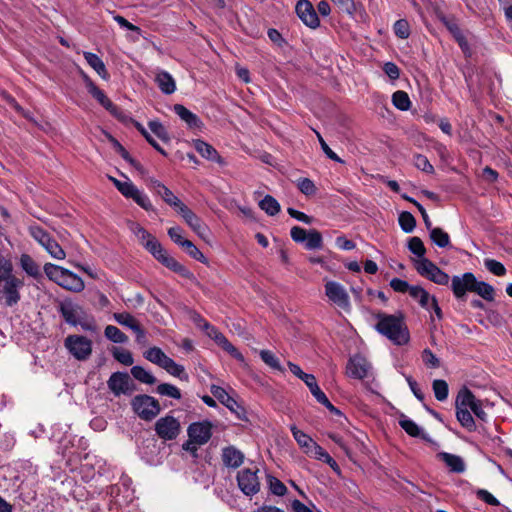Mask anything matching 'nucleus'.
Segmentation results:
<instances>
[{"label": "nucleus", "mask_w": 512, "mask_h": 512, "mask_svg": "<svg viewBox=\"0 0 512 512\" xmlns=\"http://www.w3.org/2000/svg\"><path fill=\"white\" fill-rule=\"evenodd\" d=\"M456 418L460 425L469 432L477 429L472 413L481 421H487L488 415L483 403L466 387L459 390L455 400Z\"/></svg>", "instance_id": "obj_1"}, {"label": "nucleus", "mask_w": 512, "mask_h": 512, "mask_svg": "<svg viewBox=\"0 0 512 512\" xmlns=\"http://www.w3.org/2000/svg\"><path fill=\"white\" fill-rule=\"evenodd\" d=\"M377 324L375 329L393 344L406 345L410 340V333L402 314H376Z\"/></svg>", "instance_id": "obj_2"}, {"label": "nucleus", "mask_w": 512, "mask_h": 512, "mask_svg": "<svg viewBox=\"0 0 512 512\" xmlns=\"http://www.w3.org/2000/svg\"><path fill=\"white\" fill-rule=\"evenodd\" d=\"M144 357L151 363L167 371L170 375L178 377L180 380L188 381L189 376L185 372L184 366L168 357L159 347L154 346L149 348L144 352Z\"/></svg>", "instance_id": "obj_3"}, {"label": "nucleus", "mask_w": 512, "mask_h": 512, "mask_svg": "<svg viewBox=\"0 0 512 512\" xmlns=\"http://www.w3.org/2000/svg\"><path fill=\"white\" fill-rule=\"evenodd\" d=\"M156 260L165 267L182 276H188L190 273L184 265L179 263L175 258L170 256L162 247L161 243L154 237L143 246Z\"/></svg>", "instance_id": "obj_4"}, {"label": "nucleus", "mask_w": 512, "mask_h": 512, "mask_svg": "<svg viewBox=\"0 0 512 512\" xmlns=\"http://www.w3.org/2000/svg\"><path fill=\"white\" fill-rule=\"evenodd\" d=\"M24 282L15 275L3 280L0 284V305L4 307H13L21 299L20 289Z\"/></svg>", "instance_id": "obj_5"}, {"label": "nucleus", "mask_w": 512, "mask_h": 512, "mask_svg": "<svg viewBox=\"0 0 512 512\" xmlns=\"http://www.w3.org/2000/svg\"><path fill=\"white\" fill-rule=\"evenodd\" d=\"M92 341L83 335H69L64 340V346L77 360H87L92 354Z\"/></svg>", "instance_id": "obj_6"}, {"label": "nucleus", "mask_w": 512, "mask_h": 512, "mask_svg": "<svg viewBox=\"0 0 512 512\" xmlns=\"http://www.w3.org/2000/svg\"><path fill=\"white\" fill-rule=\"evenodd\" d=\"M133 411L143 420L150 421L160 412L159 402L149 395L135 396L131 402Z\"/></svg>", "instance_id": "obj_7"}, {"label": "nucleus", "mask_w": 512, "mask_h": 512, "mask_svg": "<svg viewBox=\"0 0 512 512\" xmlns=\"http://www.w3.org/2000/svg\"><path fill=\"white\" fill-rule=\"evenodd\" d=\"M415 269L421 276L438 285H447L449 283V275L427 258L416 260Z\"/></svg>", "instance_id": "obj_8"}, {"label": "nucleus", "mask_w": 512, "mask_h": 512, "mask_svg": "<svg viewBox=\"0 0 512 512\" xmlns=\"http://www.w3.org/2000/svg\"><path fill=\"white\" fill-rule=\"evenodd\" d=\"M180 431L181 425L179 420L170 414L160 417L155 423V432L164 441L176 439Z\"/></svg>", "instance_id": "obj_9"}, {"label": "nucleus", "mask_w": 512, "mask_h": 512, "mask_svg": "<svg viewBox=\"0 0 512 512\" xmlns=\"http://www.w3.org/2000/svg\"><path fill=\"white\" fill-rule=\"evenodd\" d=\"M258 468H244L237 474L239 489L246 496H253L260 491V481L257 476Z\"/></svg>", "instance_id": "obj_10"}, {"label": "nucleus", "mask_w": 512, "mask_h": 512, "mask_svg": "<svg viewBox=\"0 0 512 512\" xmlns=\"http://www.w3.org/2000/svg\"><path fill=\"white\" fill-rule=\"evenodd\" d=\"M325 295L334 305L349 311L351 308L350 298L345 287L336 281H327L325 283Z\"/></svg>", "instance_id": "obj_11"}, {"label": "nucleus", "mask_w": 512, "mask_h": 512, "mask_svg": "<svg viewBox=\"0 0 512 512\" xmlns=\"http://www.w3.org/2000/svg\"><path fill=\"white\" fill-rule=\"evenodd\" d=\"M372 366L362 355L356 354L349 358L346 365V374L350 378L362 380L369 376Z\"/></svg>", "instance_id": "obj_12"}, {"label": "nucleus", "mask_w": 512, "mask_h": 512, "mask_svg": "<svg viewBox=\"0 0 512 512\" xmlns=\"http://www.w3.org/2000/svg\"><path fill=\"white\" fill-rule=\"evenodd\" d=\"M108 387L115 396L131 395L134 385L129 375L125 372L113 373L108 382Z\"/></svg>", "instance_id": "obj_13"}, {"label": "nucleus", "mask_w": 512, "mask_h": 512, "mask_svg": "<svg viewBox=\"0 0 512 512\" xmlns=\"http://www.w3.org/2000/svg\"><path fill=\"white\" fill-rule=\"evenodd\" d=\"M187 434L191 442L204 445L212 436V424L209 421L194 422L189 425Z\"/></svg>", "instance_id": "obj_14"}, {"label": "nucleus", "mask_w": 512, "mask_h": 512, "mask_svg": "<svg viewBox=\"0 0 512 512\" xmlns=\"http://www.w3.org/2000/svg\"><path fill=\"white\" fill-rule=\"evenodd\" d=\"M203 330L206 334L213 339L219 346L227 351L235 359L243 361V355L229 342V340L221 333L217 328L210 325L208 322H204Z\"/></svg>", "instance_id": "obj_15"}, {"label": "nucleus", "mask_w": 512, "mask_h": 512, "mask_svg": "<svg viewBox=\"0 0 512 512\" xmlns=\"http://www.w3.org/2000/svg\"><path fill=\"white\" fill-rule=\"evenodd\" d=\"M84 81L88 92L95 98L100 105H102L113 116L119 117L120 111L116 105L106 96V94L99 89L95 83L87 76L84 75Z\"/></svg>", "instance_id": "obj_16"}, {"label": "nucleus", "mask_w": 512, "mask_h": 512, "mask_svg": "<svg viewBox=\"0 0 512 512\" xmlns=\"http://www.w3.org/2000/svg\"><path fill=\"white\" fill-rule=\"evenodd\" d=\"M296 13L302 22L310 28H317L320 24L319 17L313 5L308 0H299L296 5Z\"/></svg>", "instance_id": "obj_17"}, {"label": "nucleus", "mask_w": 512, "mask_h": 512, "mask_svg": "<svg viewBox=\"0 0 512 512\" xmlns=\"http://www.w3.org/2000/svg\"><path fill=\"white\" fill-rule=\"evenodd\" d=\"M473 284H475V276L471 272L464 273L461 276H453L452 278V291L456 298H463L467 291H473Z\"/></svg>", "instance_id": "obj_18"}, {"label": "nucleus", "mask_w": 512, "mask_h": 512, "mask_svg": "<svg viewBox=\"0 0 512 512\" xmlns=\"http://www.w3.org/2000/svg\"><path fill=\"white\" fill-rule=\"evenodd\" d=\"M192 146L206 160L218 163L219 165L225 164L224 159L219 155L217 150L204 140L194 139L192 140Z\"/></svg>", "instance_id": "obj_19"}, {"label": "nucleus", "mask_w": 512, "mask_h": 512, "mask_svg": "<svg viewBox=\"0 0 512 512\" xmlns=\"http://www.w3.org/2000/svg\"><path fill=\"white\" fill-rule=\"evenodd\" d=\"M290 430L295 441L304 450V452L313 456L320 445H318L308 434L299 430L295 425H291Z\"/></svg>", "instance_id": "obj_20"}, {"label": "nucleus", "mask_w": 512, "mask_h": 512, "mask_svg": "<svg viewBox=\"0 0 512 512\" xmlns=\"http://www.w3.org/2000/svg\"><path fill=\"white\" fill-rule=\"evenodd\" d=\"M173 111L182 121L186 123L188 128L194 130H202L204 126L202 120L195 113L187 109L185 106L181 104H175L173 107Z\"/></svg>", "instance_id": "obj_21"}, {"label": "nucleus", "mask_w": 512, "mask_h": 512, "mask_svg": "<svg viewBox=\"0 0 512 512\" xmlns=\"http://www.w3.org/2000/svg\"><path fill=\"white\" fill-rule=\"evenodd\" d=\"M59 311L64 320L72 326H77L79 319L84 315L83 308L72 302L61 303Z\"/></svg>", "instance_id": "obj_22"}, {"label": "nucleus", "mask_w": 512, "mask_h": 512, "mask_svg": "<svg viewBox=\"0 0 512 512\" xmlns=\"http://www.w3.org/2000/svg\"><path fill=\"white\" fill-rule=\"evenodd\" d=\"M178 212L181 214L185 222L189 225V227L197 233L200 237L204 236V232L206 230V226L202 223L201 219L185 204L180 207Z\"/></svg>", "instance_id": "obj_23"}, {"label": "nucleus", "mask_w": 512, "mask_h": 512, "mask_svg": "<svg viewBox=\"0 0 512 512\" xmlns=\"http://www.w3.org/2000/svg\"><path fill=\"white\" fill-rule=\"evenodd\" d=\"M154 80L163 94L171 95L176 91L175 79L169 72L158 70Z\"/></svg>", "instance_id": "obj_24"}, {"label": "nucleus", "mask_w": 512, "mask_h": 512, "mask_svg": "<svg viewBox=\"0 0 512 512\" xmlns=\"http://www.w3.org/2000/svg\"><path fill=\"white\" fill-rule=\"evenodd\" d=\"M222 461L225 466L238 468L244 462V454L234 446H228L222 450Z\"/></svg>", "instance_id": "obj_25"}, {"label": "nucleus", "mask_w": 512, "mask_h": 512, "mask_svg": "<svg viewBox=\"0 0 512 512\" xmlns=\"http://www.w3.org/2000/svg\"><path fill=\"white\" fill-rule=\"evenodd\" d=\"M437 458L443 461L450 472L463 473L466 465L462 457L448 452H439Z\"/></svg>", "instance_id": "obj_26"}, {"label": "nucleus", "mask_w": 512, "mask_h": 512, "mask_svg": "<svg viewBox=\"0 0 512 512\" xmlns=\"http://www.w3.org/2000/svg\"><path fill=\"white\" fill-rule=\"evenodd\" d=\"M210 391L212 395L229 410L236 411V408H239L237 401L232 396H230L224 388L217 385H212L210 387Z\"/></svg>", "instance_id": "obj_27"}, {"label": "nucleus", "mask_w": 512, "mask_h": 512, "mask_svg": "<svg viewBox=\"0 0 512 512\" xmlns=\"http://www.w3.org/2000/svg\"><path fill=\"white\" fill-rule=\"evenodd\" d=\"M83 56L88 63V65L95 70V72L104 80H107L109 78V74L107 72L106 66L102 59L92 53V52H83Z\"/></svg>", "instance_id": "obj_28"}, {"label": "nucleus", "mask_w": 512, "mask_h": 512, "mask_svg": "<svg viewBox=\"0 0 512 512\" xmlns=\"http://www.w3.org/2000/svg\"><path fill=\"white\" fill-rule=\"evenodd\" d=\"M61 287L72 292H81L85 288L84 281L77 274L68 271L60 283Z\"/></svg>", "instance_id": "obj_29"}, {"label": "nucleus", "mask_w": 512, "mask_h": 512, "mask_svg": "<svg viewBox=\"0 0 512 512\" xmlns=\"http://www.w3.org/2000/svg\"><path fill=\"white\" fill-rule=\"evenodd\" d=\"M20 266L23 271L30 277L37 279L41 276V271L39 265L33 260V258L28 254H22L20 256Z\"/></svg>", "instance_id": "obj_30"}, {"label": "nucleus", "mask_w": 512, "mask_h": 512, "mask_svg": "<svg viewBox=\"0 0 512 512\" xmlns=\"http://www.w3.org/2000/svg\"><path fill=\"white\" fill-rule=\"evenodd\" d=\"M399 424L408 435L412 437H421L422 439L431 442L430 436L426 433H423L422 429L411 419H401Z\"/></svg>", "instance_id": "obj_31"}, {"label": "nucleus", "mask_w": 512, "mask_h": 512, "mask_svg": "<svg viewBox=\"0 0 512 512\" xmlns=\"http://www.w3.org/2000/svg\"><path fill=\"white\" fill-rule=\"evenodd\" d=\"M68 271L69 270L52 263H46L44 265V272L46 276L58 285L63 281V278Z\"/></svg>", "instance_id": "obj_32"}, {"label": "nucleus", "mask_w": 512, "mask_h": 512, "mask_svg": "<svg viewBox=\"0 0 512 512\" xmlns=\"http://www.w3.org/2000/svg\"><path fill=\"white\" fill-rule=\"evenodd\" d=\"M113 318L118 324L131 329L133 332H140L139 323L130 313H114Z\"/></svg>", "instance_id": "obj_33"}, {"label": "nucleus", "mask_w": 512, "mask_h": 512, "mask_svg": "<svg viewBox=\"0 0 512 512\" xmlns=\"http://www.w3.org/2000/svg\"><path fill=\"white\" fill-rule=\"evenodd\" d=\"M410 296L417 300L419 305L424 308V309H427L429 310L430 309V302H431V298L433 296H430V294L421 286H414L411 288V291H410Z\"/></svg>", "instance_id": "obj_34"}, {"label": "nucleus", "mask_w": 512, "mask_h": 512, "mask_svg": "<svg viewBox=\"0 0 512 512\" xmlns=\"http://www.w3.org/2000/svg\"><path fill=\"white\" fill-rule=\"evenodd\" d=\"M104 335L113 343L123 344L128 341L127 335L114 325H107L104 329Z\"/></svg>", "instance_id": "obj_35"}, {"label": "nucleus", "mask_w": 512, "mask_h": 512, "mask_svg": "<svg viewBox=\"0 0 512 512\" xmlns=\"http://www.w3.org/2000/svg\"><path fill=\"white\" fill-rule=\"evenodd\" d=\"M259 356H260L261 360L267 366H269L271 369L279 371V372H284L285 371L284 367L280 363V360L278 359V357L272 351H270V350H261L259 352Z\"/></svg>", "instance_id": "obj_36"}, {"label": "nucleus", "mask_w": 512, "mask_h": 512, "mask_svg": "<svg viewBox=\"0 0 512 512\" xmlns=\"http://www.w3.org/2000/svg\"><path fill=\"white\" fill-rule=\"evenodd\" d=\"M477 293L479 296H481L483 299L487 301H493L494 300V288L492 285L483 282L478 281L475 278V284H473V291Z\"/></svg>", "instance_id": "obj_37"}, {"label": "nucleus", "mask_w": 512, "mask_h": 512, "mask_svg": "<svg viewBox=\"0 0 512 512\" xmlns=\"http://www.w3.org/2000/svg\"><path fill=\"white\" fill-rule=\"evenodd\" d=\"M131 374L136 380L144 384L153 385L156 383V378L152 375V373L147 371L142 366H133L131 368Z\"/></svg>", "instance_id": "obj_38"}, {"label": "nucleus", "mask_w": 512, "mask_h": 512, "mask_svg": "<svg viewBox=\"0 0 512 512\" xmlns=\"http://www.w3.org/2000/svg\"><path fill=\"white\" fill-rule=\"evenodd\" d=\"M430 231V238L438 247L445 248L449 246L450 244V237L449 235L443 231L441 228L438 227H431L429 229Z\"/></svg>", "instance_id": "obj_39"}, {"label": "nucleus", "mask_w": 512, "mask_h": 512, "mask_svg": "<svg viewBox=\"0 0 512 512\" xmlns=\"http://www.w3.org/2000/svg\"><path fill=\"white\" fill-rule=\"evenodd\" d=\"M157 193L168 205L176 208L177 210L184 205V203L166 186H160V190H157Z\"/></svg>", "instance_id": "obj_40"}, {"label": "nucleus", "mask_w": 512, "mask_h": 512, "mask_svg": "<svg viewBox=\"0 0 512 512\" xmlns=\"http://www.w3.org/2000/svg\"><path fill=\"white\" fill-rule=\"evenodd\" d=\"M392 103L397 109L401 111H407L411 107V101L408 94L401 90L393 93Z\"/></svg>", "instance_id": "obj_41"}, {"label": "nucleus", "mask_w": 512, "mask_h": 512, "mask_svg": "<svg viewBox=\"0 0 512 512\" xmlns=\"http://www.w3.org/2000/svg\"><path fill=\"white\" fill-rule=\"evenodd\" d=\"M259 207L270 216H274L280 211V204L274 197L270 195H266L259 202Z\"/></svg>", "instance_id": "obj_42"}, {"label": "nucleus", "mask_w": 512, "mask_h": 512, "mask_svg": "<svg viewBox=\"0 0 512 512\" xmlns=\"http://www.w3.org/2000/svg\"><path fill=\"white\" fill-rule=\"evenodd\" d=\"M304 246L308 250L320 249L323 244L322 235L317 230H310L307 233L306 240L304 241Z\"/></svg>", "instance_id": "obj_43"}, {"label": "nucleus", "mask_w": 512, "mask_h": 512, "mask_svg": "<svg viewBox=\"0 0 512 512\" xmlns=\"http://www.w3.org/2000/svg\"><path fill=\"white\" fill-rule=\"evenodd\" d=\"M182 249L193 259L208 265V259L204 256V254L191 242L188 240L187 242L182 243Z\"/></svg>", "instance_id": "obj_44"}, {"label": "nucleus", "mask_w": 512, "mask_h": 512, "mask_svg": "<svg viewBox=\"0 0 512 512\" xmlns=\"http://www.w3.org/2000/svg\"><path fill=\"white\" fill-rule=\"evenodd\" d=\"M432 389L435 395V398L438 401H445L448 398L449 388L448 384L445 380L436 379L432 383Z\"/></svg>", "instance_id": "obj_45"}, {"label": "nucleus", "mask_w": 512, "mask_h": 512, "mask_svg": "<svg viewBox=\"0 0 512 512\" xmlns=\"http://www.w3.org/2000/svg\"><path fill=\"white\" fill-rule=\"evenodd\" d=\"M43 248L50 254V256L57 260H63L66 257L65 251L52 237L45 243Z\"/></svg>", "instance_id": "obj_46"}, {"label": "nucleus", "mask_w": 512, "mask_h": 512, "mask_svg": "<svg viewBox=\"0 0 512 512\" xmlns=\"http://www.w3.org/2000/svg\"><path fill=\"white\" fill-rule=\"evenodd\" d=\"M398 221L401 229L406 233H411L416 226L414 216L407 211L400 213Z\"/></svg>", "instance_id": "obj_47"}, {"label": "nucleus", "mask_w": 512, "mask_h": 512, "mask_svg": "<svg viewBox=\"0 0 512 512\" xmlns=\"http://www.w3.org/2000/svg\"><path fill=\"white\" fill-rule=\"evenodd\" d=\"M267 483L272 494L276 496H284L286 494L287 488L278 478L267 475Z\"/></svg>", "instance_id": "obj_48"}, {"label": "nucleus", "mask_w": 512, "mask_h": 512, "mask_svg": "<svg viewBox=\"0 0 512 512\" xmlns=\"http://www.w3.org/2000/svg\"><path fill=\"white\" fill-rule=\"evenodd\" d=\"M317 460L324 461L327 463L336 473H340V468L336 461L321 447L316 450L313 456Z\"/></svg>", "instance_id": "obj_49"}, {"label": "nucleus", "mask_w": 512, "mask_h": 512, "mask_svg": "<svg viewBox=\"0 0 512 512\" xmlns=\"http://www.w3.org/2000/svg\"><path fill=\"white\" fill-rule=\"evenodd\" d=\"M157 393L162 396H167V397H171L174 399L181 398L180 390L176 386L169 384V383H162V384L158 385Z\"/></svg>", "instance_id": "obj_50"}, {"label": "nucleus", "mask_w": 512, "mask_h": 512, "mask_svg": "<svg viewBox=\"0 0 512 512\" xmlns=\"http://www.w3.org/2000/svg\"><path fill=\"white\" fill-rule=\"evenodd\" d=\"M13 275V264L9 258L0 253V284Z\"/></svg>", "instance_id": "obj_51"}, {"label": "nucleus", "mask_w": 512, "mask_h": 512, "mask_svg": "<svg viewBox=\"0 0 512 512\" xmlns=\"http://www.w3.org/2000/svg\"><path fill=\"white\" fill-rule=\"evenodd\" d=\"M130 228L142 246L154 238L153 235H151L145 228L137 223H132Z\"/></svg>", "instance_id": "obj_52"}, {"label": "nucleus", "mask_w": 512, "mask_h": 512, "mask_svg": "<svg viewBox=\"0 0 512 512\" xmlns=\"http://www.w3.org/2000/svg\"><path fill=\"white\" fill-rule=\"evenodd\" d=\"M484 265L489 272L496 276H504L506 274L505 266L497 260L487 258L484 260Z\"/></svg>", "instance_id": "obj_53"}, {"label": "nucleus", "mask_w": 512, "mask_h": 512, "mask_svg": "<svg viewBox=\"0 0 512 512\" xmlns=\"http://www.w3.org/2000/svg\"><path fill=\"white\" fill-rule=\"evenodd\" d=\"M130 198H132L140 207H142L146 211H150L153 208L149 197L138 188L135 190V192L132 194Z\"/></svg>", "instance_id": "obj_54"}, {"label": "nucleus", "mask_w": 512, "mask_h": 512, "mask_svg": "<svg viewBox=\"0 0 512 512\" xmlns=\"http://www.w3.org/2000/svg\"><path fill=\"white\" fill-rule=\"evenodd\" d=\"M408 249L420 259L425 258L426 249L419 237H412L408 243Z\"/></svg>", "instance_id": "obj_55"}, {"label": "nucleus", "mask_w": 512, "mask_h": 512, "mask_svg": "<svg viewBox=\"0 0 512 512\" xmlns=\"http://www.w3.org/2000/svg\"><path fill=\"white\" fill-rule=\"evenodd\" d=\"M113 357L126 366H130L134 362L131 352L122 348H115L113 350Z\"/></svg>", "instance_id": "obj_56"}, {"label": "nucleus", "mask_w": 512, "mask_h": 512, "mask_svg": "<svg viewBox=\"0 0 512 512\" xmlns=\"http://www.w3.org/2000/svg\"><path fill=\"white\" fill-rule=\"evenodd\" d=\"M30 234L42 247L51 239V236L40 226H31Z\"/></svg>", "instance_id": "obj_57"}, {"label": "nucleus", "mask_w": 512, "mask_h": 512, "mask_svg": "<svg viewBox=\"0 0 512 512\" xmlns=\"http://www.w3.org/2000/svg\"><path fill=\"white\" fill-rule=\"evenodd\" d=\"M394 33L401 39H406L410 35L409 23L405 19L397 20L393 26Z\"/></svg>", "instance_id": "obj_58"}, {"label": "nucleus", "mask_w": 512, "mask_h": 512, "mask_svg": "<svg viewBox=\"0 0 512 512\" xmlns=\"http://www.w3.org/2000/svg\"><path fill=\"white\" fill-rule=\"evenodd\" d=\"M314 132L317 136L321 149L325 153V155L333 161L343 163V160L328 146V144L323 139L322 135L316 130H314Z\"/></svg>", "instance_id": "obj_59"}, {"label": "nucleus", "mask_w": 512, "mask_h": 512, "mask_svg": "<svg viewBox=\"0 0 512 512\" xmlns=\"http://www.w3.org/2000/svg\"><path fill=\"white\" fill-rule=\"evenodd\" d=\"M414 165L423 172L428 174H432L434 172V167L428 160V158L424 155L418 154L414 157Z\"/></svg>", "instance_id": "obj_60"}, {"label": "nucleus", "mask_w": 512, "mask_h": 512, "mask_svg": "<svg viewBox=\"0 0 512 512\" xmlns=\"http://www.w3.org/2000/svg\"><path fill=\"white\" fill-rule=\"evenodd\" d=\"M148 126H149V129L151 130V132L153 134H155L159 139H161L163 141L169 140L168 132L165 129V127L162 125L161 122L155 121V120L150 121L148 123Z\"/></svg>", "instance_id": "obj_61"}, {"label": "nucleus", "mask_w": 512, "mask_h": 512, "mask_svg": "<svg viewBox=\"0 0 512 512\" xmlns=\"http://www.w3.org/2000/svg\"><path fill=\"white\" fill-rule=\"evenodd\" d=\"M299 190L306 196H311L316 193V186L309 178H301L297 182Z\"/></svg>", "instance_id": "obj_62"}, {"label": "nucleus", "mask_w": 512, "mask_h": 512, "mask_svg": "<svg viewBox=\"0 0 512 512\" xmlns=\"http://www.w3.org/2000/svg\"><path fill=\"white\" fill-rule=\"evenodd\" d=\"M390 287L395 291L399 293H406L408 292L410 294L411 288L413 286L409 285V283L405 280H402L400 278H393L390 281Z\"/></svg>", "instance_id": "obj_63"}, {"label": "nucleus", "mask_w": 512, "mask_h": 512, "mask_svg": "<svg viewBox=\"0 0 512 512\" xmlns=\"http://www.w3.org/2000/svg\"><path fill=\"white\" fill-rule=\"evenodd\" d=\"M183 230L179 226L171 227L168 229V235L170 239L180 247H182L183 242H187L188 240L185 239L182 235Z\"/></svg>", "instance_id": "obj_64"}]
</instances>
